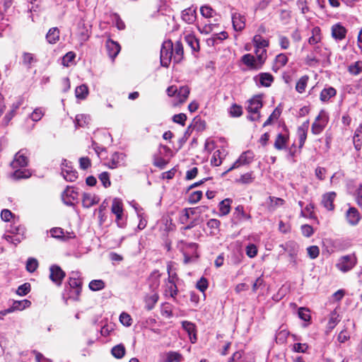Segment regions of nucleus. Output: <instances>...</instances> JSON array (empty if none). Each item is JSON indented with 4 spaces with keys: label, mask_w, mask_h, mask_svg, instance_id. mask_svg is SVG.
<instances>
[{
    "label": "nucleus",
    "mask_w": 362,
    "mask_h": 362,
    "mask_svg": "<svg viewBox=\"0 0 362 362\" xmlns=\"http://www.w3.org/2000/svg\"><path fill=\"white\" fill-rule=\"evenodd\" d=\"M256 57L251 54H245L241 57V62L250 70H259L265 63L267 54L264 50L257 51Z\"/></svg>",
    "instance_id": "1"
},
{
    "label": "nucleus",
    "mask_w": 362,
    "mask_h": 362,
    "mask_svg": "<svg viewBox=\"0 0 362 362\" xmlns=\"http://www.w3.org/2000/svg\"><path fill=\"white\" fill-rule=\"evenodd\" d=\"M173 43L171 40L164 41L162 44L160 54V64L163 66L168 67L172 59L173 60Z\"/></svg>",
    "instance_id": "2"
},
{
    "label": "nucleus",
    "mask_w": 362,
    "mask_h": 362,
    "mask_svg": "<svg viewBox=\"0 0 362 362\" xmlns=\"http://www.w3.org/2000/svg\"><path fill=\"white\" fill-rule=\"evenodd\" d=\"M357 264L355 254L341 256L339 258L336 267L341 272L346 273L351 270Z\"/></svg>",
    "instance_id": "3"
},
{
    "label": "nucleus",
    "mask_w": 362,
    "mask_h": 362,
    "mask_svg": "<svg viewBox=\"0 0 362 362\" xmlns=\"http://www.w3.org/2000/svg\"><path fill=\"white\" fill-rule=\"evenodd\" d=\"M328 120L329 117L327 113L325 110H321L312 124V133L314 134H320L327 125Z\"/></svg>",
    "instance_id": "4"
},
{
    "label": "nucleus",
    "mask_w": 362,
    "mask_h": 362,
    "mask_svg": "<svg viewBox=\"0 0 362 362\" xmlns=\"http://www.w3.org/2000/svg\"><path fill=\"white\" fill-rule=\"evenodd\" d=\"M253 153L247 151L245 152H243L239 158L233 164V165L228 168L226 172L223 173V175L227 174L228 172L231 171L233 169L239 168L240 165H247L252 162L253 160Z\"/></svg>",
    "instance_id": "5"
},
{
    "label": "nucleus",
    "mask_w": 362,
    "mask_h": 362,
    "mask_svg": "<svg viewBox=\"0 0 362 362\" xmlns=\"http://www.w3.org/2000/svg\"><path fill=\"white\" fill-rule=\"evenodd\" d=\"M49 279L51 281L57 286H61L62 280L65 277V272L57 265H52L49 268Z\"/></svg>",
    "instance_id": "6"
},
{
    "label": "nucleus",
    "mask_w": 362,
    "mask_h": 362,
    "mask_svg": "<svg viewBox=\"0 0 362 362\" xmlns=\"http://www.w3.org/2000/svg\"><path fill=\"white\" fill-rule=\"evenodd\" d=\"M105 48L110 58L114 61L121 50L119 44L109 38L105 42Z\"/></svg>",
    "instance_id": "7"
},
{
    "label": "nucleus",
    "mask_w": 362,
    "mask_h": 362,
    "mask_svg": "<svg viewBox=\"0 0 362 362\" xmlns=\"http://www.w3.org/2000/svg\"><path fill=\"white\" fill-rule=\"evenodd\" d=\"M78 192L72 187H67L62 194L64 203L68 206L73 205V202L78 199Z\"/></svg>",
    "instance_id": "8"
},
{
    "label": "nucleus",
    "mask_w": 362,
    "mask_h": 362,
    "mask_svg": "<svg viewBox=\"0 0 362 362\" xmlns=\"http://www.w3.org/2000/svg\"><path fill=\"white\" fill-rule=\"evenodd\" d=\"M28 159L25 156L24 150H20L15 155L14 159L11 163V167L13 168H23L28 165Z\"/></svg>",
    "instance_id": "9"
},
{
    "label": "nucleus",
    "mask_w": 362,
    "mask_h": 362,
    "mask_svg": "<svg viewBox=\"0 0 362 362\" xmlns=\"http://www.w3.org/2000/svg\"><path fill=\"white\" fill-rule=\"evenodd\" d=\"M252 42L255 47V53L257 54V51L264 50L265 54H267V47L269 45V42L268 40L264 38L260 35H255L253 37Z\"/></svg>",
    "instance_id": "10"
},
{
    "label": "nucleus",
    "mask_w": 362,
    "mask_h": 362,
    "mask_svg": "<svg viewBox=\"0 0 362 362\" xmlns=\"http://www.w3.org/2000/svg\"><path fill=\"white\" fill-rule=\"evenodd\" d=\"M124 158L125 155L124 153L115 152L112 155L107 166L112 169L120 167L124 164Z\"/></svg>",
    "instance_id": "11"
},
{
    "label": "nucleus",
    "mask_w": 362,
    "mask_h": 362,
    "mask_svg": "<svg viewBox=\"0 0 362 362\" xmlns=\"http://www.w3.org/2000/svg\"><path fill=\"white\" fill-rule=\"evenodd\" d=\"M248 103L249 104L247 108L248 112L254 114L259 113V109L262 107V95H255L248 101Z\"/></svg>",
    "instance_id": "12"
},
{
    "label": "nucleus",
    "mask_w": 362,
    "mask_h": 362,
    "mask_svg": "<svg viewBox=\"0 0 362 362\" xmlns=\"http://www.w3.org/2000/svg\"><path fill=\"white\" fill-rule=\"evenodd\" d=\"M255 80L257 84L268 88L274 81V76L269 73H260L255 77Z\"/></svg>",
    "instance_id": "13"
},
{
    "label": "nucleus",
    "mask_w": 362,
    "mask_h": 362,
    "mask_svg": "<svg viewBox=\"0 0 362 362\" xmlns=\"http://www.w3.org/2000/svg\"><path fill=\"white\" fill-rule=\"evenodd\" d=\"M182 19L188 24H192L197 19V8L189 7L182 12Z\"/></svg>",
    "instance_id": "14"
},
{
    "label": "nucleus",
    "mask_w": 362,
    "mask_h": 362,
    "mask_svg": "<svg viewBox=\"0 0 362 362\" xmlns=\"http://www.w3.org/2000/svg\"><path fill=\"white\" fill-rule=\"evenodd\" d=\"M332 36L336 40H342L346 37V29L340 23L332 26Z\"/></svg>",
    "instance_id": "15"
},
{
    "label": "nucleus",
    "mask_w": 362,
    "mask_h": 362,
    "mask_svg": "<svg viewBox=\"0 0 362 362\" xmlns=\"http://www.w3.org/2000/svg\"><path fill=\"white\" fill-rule=\"evenodd\" d=\"M245 17L238 13H235L232 16L233 26L236 31H241L245 26Z\"/></svg>",
    "instance_id": "16"
},
{
    "label": "nucleus",
    "mask_w": 362,
    "mask_h": 362,
    "mask_svg": "<svg viewBox=\"0 0 362 362\" xmlns=\"http://www.w3.org/2000/svg\"><path fill=\"white\" fill-rule=\"evenodd\" d=\"M337 194L334 192H328L322 196V204L325 208L329 211H332L334 209V201Z\"/></svg>",
    "instance_id": "17"
},
{
    "label": "nucleus",
    "mask_w": 362,
    "mask_h": 362,
    "mask_svg": "<svg viewBox=\"0 0 362 362\" xmlns=\"http://www.w3.org/2000/svg\"><path fill=\"white\" fill-rule=\"evenodd\" d=\"M288 58L286 54L281 53L276 56L274 64L272 66V70L274 72H277L280 69L284 67L288 62Z\"/></svg>",
    "instance_id": "18"
},
{
    "label": "nucleus",
    "mask_w": 362,
    "mask_h": 362,
    "mask_svg": "<svg viewBox=\"0 0 362 362\" xmlns=\"http://www.w3.org/2000/svg\"><path fill=\"white\" fill-rule=\"evenodd\" d=\"M173 62L175 63L180 62L184 56V49L183 46L181 42L177 41L175 44H173Z\"/></svg>",
    "instance_id": "19"
},
{
    "label": "nucleus",
    "mask_w": 362,
    "mask_h": 362,
    "mask_svg": "<svg viewBox=\"0 0 362 362\" xmlns=\"http://www.w3.org/2000/svg\"><path fill=\"white\" fill-rule=\"evenodd\" d=\"M181 93L182 92H168L170 97L175 98L172 101L173 106H177L185 103L188 98L189 92H184L183 94H181Z\"/></svg>",
    "instance_id": "20"
},
{
    "label": "nucleus",
    "mask_w": 362,
    "mask_h": 362,
    "mask_svg": "<svg viewBox=\"0 0 362 362\" xmlns=\"http://www.w3.org/2000/svg\"><path fill=\"white\" fill-rule=\"evenodd\" d=\"M346 219L349 224L352 226L356 225L361 219L358 210L354 207L349 208L346 212Z\"/></svg>",
    "instance_id": "21"
},
{
    "label": "nucleus",
    "mask_w": 362,
    "mask_h": 362,
    "mask_svg": "<svg viewBox=\"0 0 362 362\" xmlns=\"http://www.w3.org/2000/svg\"><path fill=\"white\" fill-rule=\"evenodd\" d=\"M288 141V136L283 134H278L274 146L276 150L281 151L286 148Z\"/></svg>",
    "instance_id": "22"
},
{
    "label": "nucleus",
    "mask_w": 362,
    "mask_h": 362,
    "mask_svg": "<svg viewBox=\"0 0 362 362\" xmlns=\"http://www.w3.org/2000/svg\"><path fill=\"white\" fill-rule=\"evenodd\" d=\"M99 198L94 194L83 193L82 198V204L86 208H90L94 204H98Z\"/></svg>",
    "instance_id": "23"
},
{
    "label": "nucleus",
    "mask_w": 362,
    "mask_h": 362,
    "mask_svg": "<svg viewBox=\"0 0 362 362\" xmlns=\"http://www.w3.org/2000/svg\"><path fill=\"white\" fill-rule=\"evenodd\" d=\"M66 167V168L62 169V175L66 181L74 182L78 177L77 172L71 167Z\"/></svg>",
    "instance_id": "24"
},
{
    "label": "nucleus",
    "mask_w": 362,
    "mask_h": 362,
    "mask_svg": "<svg viewBox=\"0 0 362 362\" xmlns=\"http://www.w3.org/2000/svg\"><path fill=\"white\" fill-rule=\"evenodd\" d=\"M183 329L188 333L192 343H194L197 337L195 334V325L188 321H183L182 323Z\"/></svg>",
    "instance_id": "25"
},
{
    "label": "nucleus",
    "mask_w": 362,
    "mask_h": 362,
    "mask_svg": "<svg viewBox=\"0 0 362 362\" xmlns=\"http://www.w3.org/2000/svg\"><path fill=\"white\" fill-rule=\"evenodd\" d=\"M185 40L192 52H198L199 50V40L194 35H187L185 37Z\"/></svg>",
    "instance_id": "26"
},
{
    "label": "nucleus",
    "mask_w": 362,
    "mask_h": 362,
    "mask_svg": "<svg viewBox=\"0 0 362 362\" xmlns=\"http://www.w3.org/2000/svg\"><path fill=\"white\" fill-rule=\"evenodd\" d=\"M285 201L281 198L269 197L267 202V208L270 211H274L276 208L284 205Z\"/></svg>",
    "instance_id": "27"
},
{
    "label": "nucleus",
    "mask_w": 362,
    "mask_h": 362,
    "mask_svg": "<svg viewBox=\"0 0 362 362\" xmlns=\"http://www.w3.org/2000/svg\"><path fill=\"white\" fill-rule=\"evenodd\" d=\"M69 284L71 288H76V293L79 296L81 292L82 281L78 278L77 274L69 278Z\"/></svg>",
    "instance_id": "28"
},
{
    "label": "nucleus",
    "mask_w": 362,
    "mask_h": 362,
    "mask_svg": "<svg viewBox=\"0 0 362 362\" xmlns=\"http://www.w3.org/2000/svg\"><path fill=\"white\" fill-rule=\"evenodd\" d=\"M47 41L49 44H55L59 40V30L57 28H52L46 35Z\"/></svg>",
    "instance_id": "29"
},
{
    "label": "nucleus",
    "mask_w": 362,
    "mask_h": 362,
    "mask_svg": "<svg viewBox=\"0 0 362 362\" xmlns=\"http://www.w3.org/2000/svg\"><path fill=\"white\" fill-rule=\"evenodd\" d=\"M31 302L28 300H16L13 303L12 306L10 308L11 312L15 310H22L26 308L30 307Z\"/></svg>",
    "instance_id": "30"
},
{
    "label": "nucleus",
    "mask_w": 362,
    "mask_h": 362,
    "mask_svg": "<svg viewBox=\"0 0 362 362\" xmlns=\"http://www.w3.org/2000/svg\"><path fill=\"white\" fill-rule=\"evenodd\" d=\"M158 298L159 296L157 293H153L151 295L146 296L145 298L146 309L148 310H152L158 302Z\"/></svg>",
    "instance_id": "31"
},
{
    "label": "nucleus",
    "mask_w": 362,
    "mask_h": 362,
    "mask_svg": "<svg viewBox=\"0 0 362 362\" xmlns=\"http://www.w3.org/2000/svg\"><path fill=\"white\" fill-rule=\"evenodd\" d=\"M206 209H207V207L205 206H198L195 208L185 209V213L183 216H185V219L187 220L188 218H189L190 215L202 214Z\"/></svg>",
    "instance_id": "32"
},
{
    "label": "nucleus",
    "mask_w": 362,
    "mask_h": 362,
    "mask_svg": "<svg viewBox=\"0 0 362 362\" xmlns=\"http://www.w3.org/2000/svg\"><path fill=\"white\" fill-rule=\"evenodd\" d=\"M112 213L114 214H123V204L120 199L115 198L111 206Z\"/></svg>",
    "instance_id": "33"
},
{
    "label": "nucleus",
    "mask_w": 362,
    "mask_h": 362,
    "mask_svg": "<svg viewBox=\"0 0 362 362\" xmlns=\"http://www.w3.org/2000/svg\"><path fill=\"white\" fill-rule=\"evenodd\" d=\"M125 347L123 344H118L112 347L111 350V353L114 357L116 358H122L125 355Z\"/></svg>",
    "instance_id": "34"
},
{
    "label": "nucleus",
    "mask_w": 362,
    "mask_h": 362,
    "mask_svg": "<svg viewBox=\"0 0 362 362\" xmlns=\"http://www.w3.org/2000/svg\"><path fill=\"white\" fill-rule=\"evenodd\" d=\"M362 124H360L359 127L356 129L354 136V144L355 148L357 150H360L362 146Z\"/></svg>",
    "instance_id": "35"
},
{
    "label": "nucleus",
    "mask_w": 362,
    "mask_h": 362,
    "mask_svg": "<svg viewBox=\"0 0 362 362\" xmlns=\"http://www.w3.org/2000/svg\"><path fill=\"white\" fill-rule=\"evenodd\" d=\"M321 40L320 29L318 27H315L312 30V36L308 39L310 45H316Z\"/></svg>",
    "instance_id": "36"
},
{
    "label": "nucleus",
    "mask_w": 362,
    "mask_h": 362,
    "mask_svg": "<svg viewBox=\"0 0 362 362\" xmlns=\"http://www.w3.org/2000/svg\"><path fill=\"white\" fill-rule=\"evenodd\" d=\"M105 286V283L101 279L92 280L89 284V288L93 291H98L103 289Z\"/></svg>",
    "instance_id": "37"
},
{
    "label": "nucleus",
    "mask_w": 362,
    "mask_h": 362,
    "mask_svg": "<svg viewBox=\"0 0 362 362\" xmlns=\"http://www.w3.org/2000/svg\"><path fill=\"white\" fill-rule=\"evenodd\" d=\"M90 120V118L88 115L81 114L76 116L75 123L76 126L83 127L89 124Z\"/></svg>",
    "instance_id": "38"
},
{
    "label": "nucleus",
    "mask_w": 362,
    "mask_h": 362,
    "mask_svg": "<svg viewBox=\"0 0 362 362\" xmlns=\"http://www.w3.org/2000/svg\"><path fill=\"white\" fill-rule=\"evenodd\" d=\"M231 200L230 199H226L221 201L219 204V211L222 216H226L229 214L230 210Z\"/></svg>",
    "instance_id": "39"
},
{
    "label": "nucleus",
    "mask_w": 362,
    "mask_h": 362,
    "mask_svg": "<svg viewBox=\"0 0 362 362\" xmlns=\"http://www.w3.org/2000/svg\"><path fill=\"white\" fill-rule=\"evenodd\" d=\"M30 176H31V173H30V171L28 170H25V169L16 170L12 173V175H11V177L14 180L25 179V178L30 177Z\"/></svg>",
    "instance_id": "40"
},
{
    "label": "nucleus",
    "mask_w": 362,
    "mask_h": 362,
    "mask_svg": "<svg viewBox=\"0 0 362 362\" xmlns=\"http://www.w3.org/2000/svg\"><path fill=\"white\" fill-rule=\"evenodd\" d=\"M165 356L166 362H180L183 358L182 354L176 351H169Z\"/></svg>",
    "instance_id": "41"
},
{
    "label": "nucleus",
    "mask_w": 362,
    "mask_h": 362,
    "mask_svg": "<svg viewBox=\"0 0 362 362\" xmlns=\"http://www.w3.org/2000/svg\"><path fill=\"white\" fill-rule=\"evenodd\" d=\"M313 52L315 54L321 57L323 59H329L331 54V52L329 50L320 45L315 46Z\"/></svg>",
    "instance_id": "42"
},
{
    "label": "nucleus",
    "mask_w": 362,
    "mask_h": 362,
    "mask_svg": "<svg viewBox=\"0 0 362 362\" xmlns=\"http://www.w3.org/2000/svg\"><path fill=\"white\" fill-rule=\"evenodd\" d=\"M349 72L352 75H358L362 71V61H357L348 66Z\"/></svg>",
    "instance_id": "43"
},
{
    "label": "nucleus",
    "mask_w": 362,
    "mask_h": 362,
    "mask_svg": "<svg viewBox=\"0 0 362 362\" xmlns=\"http://www.w3.org/2000/svg\"><path fill=\"white\" fill-rule=\"evenodd\" d=\"M134 208H135V210H136V211L137 213V216L139 218V223L138 224V228L139 230H143L146 226L147 220L144 216V214L141 213V211H142L141 208H139V207H137V206H134Z\"/></svg>",
    "instance_id": "44"
},
{
    "label": "nucleus",
    "mask_w": 362,
    "mask_h": 362,
    "mask_svg": "<svg viewBox=\"0 0 362 362\" xmlns=\"http://www.w3.org/2000/svg\"><path fill=\"white\" fill-rule=\"evenodd\" d=\"M298 134L299 139V146L301 148L304 145L307 138V127L305 126H301L298 127Z\"/></svg>",
    "instance_id": "45"
},
{
    "label": "nucleus",
    "mask_w": 362,
    "mask_h": 362,
    "mask_svg": "<svg viewBox=\"0 0 362 362\" xmlns=\"http://www.w3.org/2000/svg\"><path fill=\"white\" fill-rule=\"evenodd\" d=\"M169 285H168V288L165 291L166 293H169L170 297L175 298V296L177 294V288L175 282L170 277L168 279Z\"/></svg>",
    "instance_id": "46"
},
{
    "label": "nucleus",
    "mask_w": 362,
    "mask_h": 362,
    "mask_svg": "<svg viewBox=\"0 0 362 362\" xmlns=\"http://www.w3.org/2000/svg\"><path fill=\"white\" fill-rule=\"evenodd\" d=\"M200 13L204 18H212L216 13L215 11L209 6H203L200 8Z\"/></svg>",
    "instance_id": "47"
},
{
    "label": "nucleus",
    "mask_w": 362,
    "mask_h": 362,
    "mask_svg": "<svg viewBox=\"0 0 362 362\" xmlns=\"http://www.w3.org/2000/svg\"><path fill=\"white\" fill-rule=\"evenodd\" d=\"M229 114L233 117H238L241 116L243 114L242 107L237 104H233L230 107Z\"/></svg>",
    "instance_id": "48"
},
{
    "label": "nucleus",
    "mask_w": 362,
    "mask_h": 362,
    "mask_svg": "<svg viewBox=\"0 0 362 362\" xmlns=\"http://www.w3.org/2000/svg\"><path fill=\"white\" fill-rule=\"evenodd\" d=\"M38 267V262L35 258H29L26 263V269L28 272H34Z\"/></svg>",
    "instance_id": "49"
},
{
    "label": "nucleus",
    "mask_w": 362,
    "mask_h": 362,
    "mask_svg": "<svg viewBox=\"0 0 362 362\" xmlns=\"http://www.w3.org/2000/svg\"><path fill=\"white\" fill-rule=\"evenodd\" d=\"M339 322V315L337 313L335 310L331 313L329 322L328 327L329 329H333L336 325Z\"/></svg>",
    "instance_id": "50"
},
{
    "label": "nucleus",
    "mask_w": 362,
    "mask_h": 362,
    "mask_svg": "<svg viewBox=\"0 0 362 362\" xmlns=\"http://www.w3.org/2000/svg\"><path fill=\"white\" fill-rule=\"evenodd\" d=\"M30 291V284L25 283L18 286L16 293L21 296L27 295Z\"/></svg>",
    "instance_id": "51"
},
{
    "label": "nucleus",
    "mask_w": 362,
    "mask_h": 362,
    "mask_svg": "<svg viewBox=\"0 0 362 362\" xmlns=\"http://www.w3.org/2000/svg\"><path fill=\"white\" fill-rule=\"evenodd\" d=\"M221 152L220 150H217L214 153V155L211 159V165L214 166H219L222 163V158L221 157Z\"/></svg>",
    "instance_id": "52"
},
{
    "label": "nucleus",
    "mask_w": 362,
    "mask_h": 362,
    "mask_svg": "<svg viewBox=\"0 0 362 362\" xmlns=\"http://www.w3.org/2000/svg\"><path fill=\"white\" fill-rule=\"evenodd\" d=\"M51 236L57 239H64V230L62 228H53L50 230Z\"/></svg>",
    "instance_id": "53"
},
{
    "label": "nucleus",
    "mask_w": 362,
    "mask_h": 362,
    "mask_svg": "<svg viewBox=\"0 0 362 362\" xmlns=\"http://www.w3.org/2000/svg\"><path fill=\"white\" fill-rule=\"evenodd\" d=\"M308 80L309 78L308 76H302L296 83V90H303L306 88Z\"/></svg>",
    "instance_id": "54"
},
{
    "label": "nucleus",
    "mask_w": 362,
    "mask_h": 362,
    "mask_svg": "<svg viewBox=\"0 0 362 362\" xmlns=\"http://www.w3.org/2000/svg\"><path fill=\"white\" fill-rule=\"evenodd\" d=\"M99 179L102 182L103 185L107 188L111 185V182L110 180V175L107 172H103L99 175Z\"/></svg>",
    "instance_id": "55"
},
{
    "label": "nucleus",
    "mask_w": 362,
    "mask_h": 362,
    "mask_svg": "<svg viewBox=\"0 0 362 362\" xmlns=\"http://www.w3.org/2000/svg\"><path fill=\"white\" fill-rule=\"evenodd\" d=\"M310 310L305 308H300L298 309V317L304 320L305 322H308L310 320Z\"/></svg>",
    "instance_id": "56"
},
{
    "label": "nucleus",
    "mask_w": 362,
    "mask_h": 362,
    "mask_svg": "<svg viewBox=\"0 0 362 362\" xmlns=\"http://www.w3.org/2000/svg\"><path fill=\"white\" fill-rule=\"evenodd\" d=\"M308 256L311 259H315L318 257L320 254V249L316 245H312L307 248Z\"/></svg>",
    "instance_id": "57"
},
{
    "label": "nucleus",
    "mask_w": 362,
    "mask_h": 362,
    "mask_svg": "<svg viewBox=\"0 0 362 362\" xmlns=\"http://www.w3.org/2000/svg\"><path fill=\"white\" fill-rule=\"evenodd\" d=\"M308 349L307 344L296 343L293 346L292 350L297 353H305Z\"/></svg>",
    "instance_id": "58"
},
{
    "label": "nucleus",
    "mask_w": 362,
    "mask_h": 362,
    "mask_svg": "<svg viewBox=\"0 0 362 362\" xmlns=\"http://www.w3.org/2000/svg\"><path fill=\"white\" fill-rule=\"evenodd\" d=\"M44 115V112L41 108H36L30 115V118L34 122H37L41 119L42 116Z\"/></svg>",
    "instance_id": "59"
},
{
    "label": "nucleus",
    "mask_w": 362,
    "mask_h": 362,
    "mask_svg": "<svg viewBox=\"0 0 362 362\" xmlns=\"http://www.w3.org/2000/svg\"><path fill=\"white\" fill-rule=\"evenodd\" d=\"M132 320L131 316L126 313H122L119 316V321L124 326H130L132 325Z\"/></svg>",
    "instance_id": "60"
},
{
    "label": "nucleus",
    "mask_w": 362,
    "mask_h": 362,
    "mask_svg": "<svg viewBox=\"0 0 362 362\" xmlns=\"http://www.w3.org/2000/svg\"><path fill=\"white\" fill-rule=\"evenodd\" d=\"M298 245L292 241L286 243V250L290 252L291 255H295L298 250Z\"/></svg>",
    "instance_id": "61"
},
{
    "label": "nucleus",
    "mask_w": 362,
    "mask_h": 362,
    "mask_svg": "<svg viewBox=\"0 0 362 362\" xmlns=\"http://www.w3.org/2000/svg\"><path fill=\"white\" fill-rule=\"evenodd\" d=\"M196 287L202 292H204L208 288V281L206 278L202 277L197 283Z\"/></svg>",
    "instance_id": "62"
},
{
    "label": "nucleus",
    "mask_w": 362,
    "mask_h": 362,
    "mask_svg": "<svg viewBox=\"0 0 362 362\" xmlns=\"http://www.w3.org/2000/svg\"><path fill=\"white\" fill-rule=\"evenodd\" d=\"M187 119V116L184 113H180L177 115H175L173 117V121L175 123L180 124L182 126L185 125V121Z\"/></svg>",
    "instance_id": "63"
},
{
    "label": "nucleus",
    "mask_w": 362,
    "mask_h": 362,
    "mask_svg": "<svg viewBox=\"0 0 362 362\" xmlns=\"http://www.w3.org/2000/svg\"><path fill=\"white\" fill-rule=\"evenodd\" d=\"M202 197V191H196L192 192L189 197V202L192 204L198 202Z\"/></svg>",
    "instance_id": "64"
}]
</instances>
